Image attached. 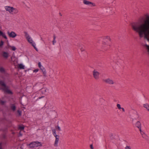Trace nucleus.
<instances>
[{
	"label": "nucleus",
	"mask_w": 149,
	"mask_h": 149,
	"mask_svg": "<svg viewBox=\"0 0 149 149\" xmlns=\"http://www.w3.org/2000/svg\"><path fill=\"white\" fill-rule=\"evenodd\" d=\"M18 68L20 69H24V66L22 64H18Z\"/></svg>",
	"instance_id": "nucleus-18"
},
{
	"label": "nucleus",
	"mask_w": 149,
	"mask_h": 149,
	"mask_svg": "<svg viewBox=\"0 0 149 149\" xmlns=\"http://www.w3.org/2000/svg\"><path fill=\"white\" fill-rule=\"evenodd\" d=\"M56 132V131L55 130H52V133L53 132Z\"/></svg>",
	"instance_id": "nucleus-45"
},
{
	"label": "nucleus",
	"mask_w": 149,
	"mask_h": 149,
	"mask_svg": "<svg viewBox=\"0 0 149 149\" xmlns=\"http://www.w3.org/2000/svg\"><path fill=\"white\" fill-rule=\"evenodd\" d=\"M9 55V54L7 52L3 51L2 52V56L3 58H7L8 57Z\"/></svg>",
	"instance_id": "nucleus-9"
},
{
	"label": "nucleus",
	"mask_w": 149,
	"mask_h": 149,
	"mask_svg": "<svg viewBox=\"0 0 149 149\" xmlns=\"http://www.w3.org/2000/svg\"><path fill=\"white\" fill-rule=\"evenodd\" d=\"M142 134H143L144 133V132H142Z\"/></svg>",
	"instance_id": "nucleus-49"
},
{
	"label": "nucleus",
	"mask_w": 149,
	"mask_h": 149,
	"mask_svg": "<svg viewBox=\"0 0 149 149\" xmlns=\"http://www.w3.org/2000/svg\"><path fill=\"white\" fill-rule=\"evenodd\" d=\"M125 149H131V148L129 146H127L125 147Z\"/></svg>",
	"instance_id": "nucleus-38"
},
{
	"label": "nucleus",
	"mask_w": 149,
	"mask_h": 149,
	"mask_svg": "<svg viewBox=\"0 0 149 149\" xmlns=\"http://www.w3.org/2000/svg\"><path fill=\"white\" fill-rule=\"evenodd\" d=\"M121 109L122 110V111L123 112H124L125 111V110L123 108H121Z\"/></svg>",
	"instance_id": "nucleus-43"
},
{
	"label": "nucleus",
	"mask_w": 149,
	"mask_h": 149,
	"mask_svg": "<svg viewBox=\"0 0 149 149\" xmlns=\"http://www.w3.org/2000/svg\"><path fill=\"white\" fill-rule=\"evenodd\" d=\"M111 8V10H113V12L114 11V10H115V9L114 8Z\"/></svg>",
	"instance_id": "nucleus-44"
},
{
	"label": "nucleus",
	"mask_w": 149,
	"mask_h": 149,
	"mask_svg": "<svg viewBox=\"0 0 149 149\" xmlns=\"http://www.w3.org/2000/svg\"><path fill=\"white\" fill-rule=\"evenodd\" d=\"M92 4H90V5L91 7H93L95 6V4L94 3L92 2Z\"/></svg>",
	"instance_id": "nucleus-28"
},
{
	"label": "nucleus",
	"mask_w": 149,
	"mask_h": 149,
	"mask_svg": "<svg viewBox=\"0 0 149 149\" xmlns=\"http://www.w3.org/2000/svg\"><path fill=\"white\" fill-rule=\"evenodd\" d=\"M44 97V96H42L41 97H38V99H41L42 97Z\"/></svg>",
	"instance_id": "nucleus-42"
},
{
	"label": "nucleus",
	"mask_w": 149,
	"mask_h": 149,
	"mask_svg": "<svg viewBox=\"0 0 149 149\" xmlns=\"http://www.w3.org/2000/svg\"><path fill=\"white\" fill-rule=\"evenodd\" d=\"M103 81L106 83L110 85L113 84H114L113 81L110 78H107L106 79H103Z\"/></svg>",
	"instance_id": "nucleus-7"
},
{
	"label": "nucleus",
	"mask_w": 149,
	"mask_h": 149,
	"mask_svg": "<svg viewBox=\"0 0 149 149\" xmlns=\"http://www.w3.org/2000/svg\"><path fill=\"white\" fill-rule=\"evenodd\" d=\"M0 86L2 87H0V90H2L5 93L9 95L13 94L12 91L9 89L8 87L6 85L4 81L2 80H0Z\"/></svg>",
	"instance_id": "nucleus-2"
},
{
	"label": "nucleus",
	"mask_w": 149,
	"mask_h": 149,
	"mask_svg": "<svg viewBox=\"0 0 149 149\" xmlns=\"http://www.w3.org/2000/svg\"><path fill=\"white\" fill-rule=\"evenodd\" d=\"M141 127H140V128H139V130H140V133H141V134H142V130H141Z\"/></svg>",
	"instance_id": "nucleus-41"
},
{
	"label": "nucleus",
	"mask_w": 149,
	"mask_h": 149,
	"mask_svg": "<svg viewBox=\"0 0 149 149\" xmlns=\"http://www.w3.org/2000/svg\"><path fill=\"white\" fill-rule=\"evenodd\" d=\"M60 15L61 16V15H62L61 14V13H60Z\"/></svg>",
	"instance_id": "nucleus-52"
},
{
	"label": "nucleus",
	"mask_w": 149,
	"mask_h": 149,
	"mask_svg": "<svg viewBox=\"0 0 149 149\" xmlns=\"http://www.w3.org/2000/svg\"><path fill=\"white\" fill-rule=\"evenodd\" d=\"M5 72V70L2 67H0V72L1 73H4Z\"/></svg>",
	"instance_id": "nucleus-21"
},
{
	"label": "nucleus",
	"mask_w": 149,
	"mask_h": 149,
	"mask_svg": "<svg viewBox=\"0 0 149 149\" xmlns=\"http://www.w3.org/2000/svg\"><path fill=\"white\" fill-rule=\"evenodd\" d=\"M3 43L4 42L3 41L1 40V42L0 43V47H1L3 45Z\"/></svg>",
	"instance_id": "nucleus-27"
},
{
	"label": "nucleus",
	"mask_w": 149,
	"mask_h": 149,
	"mask_svg": "<svg viewBox=\"0 0 149 149\" xmlns=\"http://www.w3.org/2000/svg\"><path fill=\"white\" fill-rule=\"evenodd\" d=\"M56 129H57L59 131H61V129L60 127L58 126H57L56 127Z\"/></svg>",
	"instance_id": "nucleus-36"
},
{
	"label": "nucleus",
	"mask_w": 149,
	"mask_h": 149,
	"mask_svg": "<svg viewBox=\"0 0 149 149\" xmlns=\"http://www.w3.org/2000/svg\"><path fill=\"white\" fill-rule=\"evenodd\" d=\"M146 40L148 42H149V38H148L146 39Z\"/></svg>",
	"instance_id": "nucleus-47"
},
{
	"label": "nucleus",
	"mask_w": 149,
	"mask_h": 149,
	"mask_svg": "<svg viewBox=\"0 0 149 149\" xmlns=\"http://www.w3.org/2000/svg\"><path fill=\"white\" fill-rule=\"evenodd\" d=\"M32 46L34 47V49L37 51H38L36 47V44L35 43H33V44H32Z\"/></svg>",
	"instance_id": "nucleus-26"
},
{
	"label": "nucleus",
	"mask_w": 149,
	"mask_h": 149,
	"mask_svg": "<svg viewBox=\"0 0 149 149\" xmlns=\"http://www.w3.org/2000/svg\"><path fill=\"white\" fill-rule=\"evenodd\" d=\"M91 137L90 138V140H91Z\"/></svg>",
	"instance_id": "nucleus-51"
},
{
	"label": "nucleus",
	"mask_w": 149,
	"mask_h": 149,
	"mask_svg": "<svg viewBox=\"0 0 149 149\" xmlns=\"http://www.w3.org/2000/svg\"><path fill=\"white\" fill-rule=\"evenodd\" d=\"M117 107H118V108L119 109H121V107H120V105L119 104H117Z\"/></svg>",
	"instance_id": "nucleus-29"
},
{
	"label": "nucleus",
	"mask_w": 149,
	"mask_h": 149,
	"mask_svg": "<svg viewBox=\"0 0 149 149\" xmlns=\"http://www.w3.org/2000/svg\"><path fill=\"white\" fill-rule=\"evenodd\" d=\"M2 138L3 139H6V135L3 134L2 135Z\"/></svg>",
	"instance_id": "nucleus-31"
},
{
	"label": "nucleus",
	"mask_w": 149,
	"mask_h": 149,
	"mask_svg": "<svg viewBox=\"0 0 149 149\" xmlns=\"http://www.w3.org/2000/svg\"><path fill=\"white\" fill-rule=\"evenodd\" d=\"M24 33L25 34V36L26 37L27 40L28 42L31 43V45L33 44V43H35L33 41V40L30 37V36L27 33L26 31L24 32Z\"/></svg>",
	"instance_id": "nucleus-4"
},
{
	"label": "nucleus",
	"mask_w": 149,
	"mask_h": 149,
	"mask_svg": "<svg viewBox=\"0 0 149 149\" xmlns=\"http://www.w3.org/2000/svg\"><path fill=\"white\" fill-rule=\"evenodd\" d=\"M17 113H18L19 116H21L22 115V111L19 110L17 111Z\"/></svg>",
	"instance_id": "nucleus-23"
},
{
	"label": "nucleus",
	"mask_w": 149,
	"mask_h": 149,
	"mask_svg": "<svg viewBox=\"0 0 149 149\" xmlns=\"http://www.w3.org/2000/svg\"><path fill=\"white\" fill-rule=\"evenodd\" d=\"M0 36H2L3 37L6 39H7V38L6 36L5 33H3L2 31H0Z\"/></svg>",
	"instance_id": "nucleus-15"
},
{
	"label": "nucleus",
	"mask_w": 149,
	"mask_h": 149,
	"mask_svg": "<svg viewBox=\"0 0 149 149\" xmlns=\"http://www.w3.org/2000/svg\"><path fill=\"white\" fill-rule=\"evenodd\" d=\"M41 70L43 72V74H44V76H45L46 74V70L45 68L42 66L41 67V68H40Z\"/></svg>",
	"instance_id": "nucleus-14"
},
{
	"label": "nucleus",
	"mask_w": 149,
	"mask_h": 149,
	"mask_svg": "<svg viewBox=\"0 0 149 149\" xmlns=\"http://www.w3.org/2000/svg\"><path fill=\"white\" fill-rule=\"evenodd\" d=\"M83 3L86 5H90V4H92V2L86 0H84L83 1Z\"/></svg>",
	"instance_id": "nucleus-17"
},
{
	"label": "nucleus",
	"mask_w": 149,
	"mask_h": 149,
	"mask_svg": "<svg viewBox=\"0 0 149 149\" xmlns=\"http://www.w3.org/2000/svg\"><path fill=\"white\" fill-rule=\"evenodd\" d=\"M38 69H36L33 70V72H38Z\"/></svg>",
	"instance_id": "nucleus-39"
},
{
	"label": "nucleus",
	"mask_w": 149,
	"mask_h": 149,
	"mask_svg": "<svg viewBox=\"0 0 149 149\" xmlns=\"http://www.w3.org/2000/svg\"><path fill=\"white\" fill-rule=\"evenodd\" d=\"M38 66L39 68H41V67L42 66L41 65V63L40 62H39L38 63Z\"/></svg>",
	"instance_id": "nucleus-35"
},
{
	"label": "nucleus",
	"mask_w": 149,
	"mask_h": 149,
	"mask_svg": "<svg viewBox=\"0 0 149 149\" xmlns=\"http://www.w3.org/2000/svg\"><path fill=\"white\" fill-rule=\"evenodd\" d=\"M32 46L34 47V49L37 51H38L36 47V44L35 43H33V44H32Z\"/></svg>",
	"instance_id": "nucleus-25"
},
{
	"label": "nucleus",
	"mask_w": 149,
	"mask_h": 149,
	"mask_svg": "<svg viewBox=\"0 0 149 149\" xmlns=\"http://www.w3.org/2000/svg\"><path fill=\"white\" fill-rule=\"evenodd\" d=\"M59 136H56V137H55L56 139L54 143V146L55 147H57L58 146V144L59 141Z\"/></svg>",
	"instance_id": "nucleus-11"
},
{
	"label": "nucleus",
	"mask_w": 149,
	"mask_h": 149,
	"mask_svg": "<svg viewBox=\"0 0 149 149\" xmlns=\"http://www.w3.org/2000/svg\"><path fill=\"white\" fill-rule=\"evenodd\" d=\"M42 146V145L41 143L38 141L32 142L29 144V146L31 148H32L35 147H38Z\"/></svg>",
	"instance_id": "nucleus-3"
},
{
	"label": "nucleus",
	"mask_w": 149,
	"mask_h": 149,
	"mask_svg": "<svg viewBox=\"0 0 149 149\" xmlns=\"http://www.w3.org/2000/svg\"><path fill=\"white\" fill-rule=\"evenodd\" d=\"M10 107L13 111H15L16 109V107L15 104H10Z\"/></svg>",
	"instance_id": "nucleus-10"
},
{
	"label": "nucleus",
	"mask_w": 149,
	"mask_h": 149,
	"mask_svg": "<svg viewBox=\"0 0 149 149\" xmlns=\"http://www.w3.org/2000/svg\"><path fill=\"white\" fill-rule=\"evenodd\" d=\"M148 18H149V17H148Z\"/></svg>",
	"instance_id": "nucleus-54"
},
{
	"label": "nucleus",
	"mask_w": 149,
	"mask_h": 149,
	"mask_svg": "<svg viewBox=\"0 0 149 149\" xmlns=\"http://www.w3.org/2000/svg\"><path fill=\"white\" fill-rule=\"evenodd\" d=\"M56 36L54 34L53 36V40L52 41V43L53 45H54V44L56 42V41L55 40Z\"/></svg>",
	"instance_id": "nucleus-20"
},
{
	"label": "nucleus",
	"mask_w": 149,
	"mask_h": 149,
	"mask_svg": "<svg viewBox=\"0 0 149 149\" xmlns=\"http://www.w3.org/2000/svg\"><path fill=\"white\" fill-rule=\"evenodd\" d=\"M143 106L149 112V105L148 104H144L143 105Z\"/></svg>",
	"instance_id": "nucleus-19"
},
{
	"label": "nucleus",
	"mask_w": 149,
	"mask_h": 149,
	"mask_svg": "<svg viewBox=\"0 0 149 149\" xmlns=\"http://www.w3.org/2000/svg\"><path fill=\"white\" fill-rule=\"evenodd\" d=\"M12 49V50L15 51L16 49V48L14 46L11 47Z\"/></svg>",
	"instance_id": "nucleus-32"
},
{
	"label": "nucleus",
	"mask_w": 149,
	"mask_h": 149,
	"mask_svg": "<svg viewBox=\"0 0 149 149\" xmlns=\"http://www.w3.org/2000/svg\"><path fill=\"white\" fill-rule=\"evenodd\" d=\"M93 74L95 79H99L100 73L94 70L93 72Z\"/></svg>",
	"instance_id": "nucleus-6"
},
{
	"label": "nucleus",
	"mask_w": 149,
	"mask_h": 149,
	"mask_svg": "<svg viewBox=\"0 0 149 149\" xmlns=\"http://www.w3.org/2000/svg\"><path fill=\"white\" fill-rule=\"evenodd\" d=\"M90 148L91 149H93V145L92 144L90 145Z\"/></svg>",
	"instance_id": "nucleus-40"
},
{
	"label": "nucleus",
	"mask_w": 149,
	"mask_h": 149,
	"mask_svg": "<svg viewBox=\"0 0 149 149\" xmlns=\"http://www.w3.org/2000/svg\"><path fill=\"white\" fill-rule=\"evenodd\" d=\"M106 43L105 42H104L103 43V44L104 45L103 46V47L104 49L105 50H107L108 48H109L110 47V45H107Z\"/></svg>",
	"instance_id": "nucleus-12"
},
{
	"label": "nucleus",
	"mask_w": 149,
	"mask_h": 149,
	"mask_svg": "<svg viewBox=\"0 0 149 149\" xmlns=\"http://www.w3.org/2000/svg\"><path fill=\"white\" fill-rule=\"evenodd\" d=\"M104 39L107 40H106V41H110V39L109 37L108 36L104 37Z\"/></svg>",
	"instance_id": "nucleus-22"
},
{
	"label": "nucleus",
	"mask_w": 149,
	"mask_h": 149,
	"mask_svg": "<svg viewBox=\"0 0 149 149\" xmlns=\"http://www.w3.org/2000/svg\"><path fill=\"white\" fill-rule=\"evenodd\" d=\"M131 26L132 29L138 33L140 39L143 37L146 40L148 38L147 33L149 34V20H146L143 24L138 22L133 23Z\"/></svg>",
	"instance_id": "nucleus-1"
},
{
	"label": "nucleus",
	"mask_w": 149,
	"mask_h": 149,
	"mask_svg": "<svg viewBox=\"0 0 149 149\" xmlns=\"http://www.w3.org/2000/svg\"><path fill=\"white\" fill-rule=\"evenodd\" d=\"M80 49L81 52H82V51H84V48H83V47L82 46H81V47L80 46Z\"/></svg>",
	"instance_id": "nucleus-33"
},
{
	"label": "nucleus",
	"mask_w": 149,
	"mask_h": 149,
	"mask_svg": "<svg viewBox=\"0 0 149 149\" xmlns=\"http://www.w3.org/2000/svg\"><path fill=\"white\" fill-rule=\"evenodd\" d=\"M19 128L21 130H23L24 129V127L23 126H20L19 127Z\"/></svg>",
	"instance_id": "nucleus-30"
},
{
	"label": "nucleus",
	"mask_w": 149,
	"mask_h": 149,
	"mask_svg": "<svg viewBox=\"0 0 149 149\" xmlns=\"http://www.w3.org/2000/svg\"><path fill=\"white\" fill-rule=\"evenodd\" d=\"M135 126L138 128H140V127H141V124L139 121H138L135 124Z\"/></svg>",
	"instance_id": "nucleus-16"
},
{
	"label": "nucleus",
	"mask_w": 149,
	"mask_h": 149,
	"mask_svg": "<svg viewBox=\"0 0 149 149\" xmlns=\"http://www.w3.org/2000/svg\"><path fill=\"white\" fill-rule=\"evenodd\" d=\"M6 141H5L4 143L6 144Z\"/></svg>",
	"instance_id": "nucleus-48"
},
{
	"label": "nucleus",
	"mask_w": 149,
	"mask_h": 149,
	"mask_svg": "<svg viewBox=\"0 0 149 149\" xmlns=\"http://www.w3.org/2000/svg\"><path fill=\"white\" fill-rule=\"evenodd\" d=\"M14 13H17L18 11L17 10V12H16V10H14Z\"/></svg>",
	"instance_id": "nucleus-46"
},
{
	"label": "nucleus",
	"mask_w": 149,
	"mask_h": 149,
	"mask_svg": "<svg viewBox=\"0 0 149 149\" xmlns=\"http://www.w3.org/2000/svg\"><path fill=\"white\" fill-rule=\"evenodd\" d=\"M47 90H48L47 88H43L39 91V93H42V94H45Z\"/></svg>",
	"instance_id": "nucleus-13"
},
{
	"label": "nucleus",
	"mask_w": 149,
	"mask_h": 149,
	"mask_svg": "<svg viewBox=\"0 0 149 149\" xmlns=\"http://www.w3.org/2000/svg\"><path fill=\"white\" fill-rule=\"evenodd\" d=\"M2 142L0 143V149H3L2 147Z\"/></svg>",
	"instance_id": "nucleus-37"
},
{
	"label": "nucleus",
	"mask_w": 149,
	"mask_h": 149,
	"mask_svg": "<svg viewBox=\"0 0 149 149\" xmlns=\"http://www.w3.org/2000/svg\"><path fill=\"white\" fill-rule=\"evenodd\" d=\"M7 33L10 37L12 38H14L17 36V34L13 31H11L10 32L9 31H8Z\"/></svg>",
	"instance_id": "nucleus-8"
},
{
	"label": "nucleus",
	"mask_w": 149,
	"mask_h": 149,
	"mask_svg": "<svg viewBox=\"0 0 149 149\" xmlns=\"http://www.w3.org/2000/svg\"><path fill=\"white\" fill-rule=\"evenodd\" d=\"M7 130V129H5L4 130V131H5V130Z\"/></svg>",
	"instance_id": "nucleus-50"
},
{
	"label": "nucleus",
	"mask_w": 149,
	"mask_h": 149,
	"mask_svg": "<svg viewBox=\"0 0 149 149\" xmlns=\"http://www.w3.org/2000/svg\"><path fill=\"white\" fill-rule=\"evenodd\" d=\"M53 135L55 137L58 136V135H57L56 132H53Z\"/></svg>",
	"instance_id": "nucleus-34"
},
{
	"label": "nucleus",
	"mask_w": 149,
	"mask_h": 149,
	"mask_svg": "<svg viewBox=\"0 0 149 149\" xmlns=\"http://www.w3.org/2000/svg\"><path fill=\"white\" fill-rule=\"evenodd\" d=\"M92 141L93 142V141L92 140Z\"/></svg>",
	"instance_id": "nucleus-53"
},
{
	"label": "nucleus",
	"mask_w": 149,
	"mask_h": 149,
	"mask_svg": "<svg viewBox=\"0 0 149 149\" xmlns=\"http://www.w3.org/2000/svg\"><path fill=\"white\" fill-rule=\"evenodd\" d=\"M5 9L6 11H8L10 13L13 14V12L14 10H16L17 12V9L14 8L13 7L6 6L5 7Z\"/></svg>",
	"instance_id": "nucleus-5"
},
{
	"label": "nucleus",
	"mask_w": 149,
	"mask_h": 149,
	"mask_svg": "<svg viewBox=\"0 0 149 149\" xmlns=\"http://www.w3.org/2000/svg\"><path fill=\"white\" fill-rule=\"evenodd\" d=\"M0 102L1 105H3L4 104L6 103V101H3L2 100H1L0 101Z\"/></svg>",
	"instance_id": "nucleus-24"
}]
</instances>
